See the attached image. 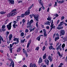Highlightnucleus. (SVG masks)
Listing matches in <instances>:
<instances>
[{"mask_svg":"<svg viewBox=\"0 0 67 67\" xmlns=\"http://www.w3.org/2000/svg\"><path fill=\"white\" fill-rule=\"evenodd\" d=\"M9 32H8V31H7L6 33V34L7 36H8V35H9Z\"/></svg>","mask_w":67,"mask_h":67,"instance_id":"f704fd0d","label":"nucleus"},{"mask_svg":"<svg viewBox=\"0 0 67 67\" xmlns=\"http://www.w3.org/2000/svg\"><path fill=\"white\" fill-rule=\"evenodd\" d=\"M8 1H9L11 3V4H13L14 3V0H8Z\"/></svg>","mask_w":67,"mask_h":67,"instance_id":"4468645a","label":"nucleus"},{"mask_svg":"<svg viewBox=\"0 0 67 67\" xmlns=\"http://www.w3.org/2000/svg\"><path fill=\"white\" fill-rule=\"evenodd\" d=\"M12 24V22L9 23L8 25H7L6 26H7V28L9 30H11V24Z\"/></svg>","mask_w":67,"mask_h":67,"instance_id":"20e7f679","label":"nucleus"},{"mask_svg":"<svg viewBox=\"0 0 67 67\" xmlns=\"http://www.w3.org/2000/svg\"><path fill=\"white\" fill-rule=\"evenodd\" d=\"M21 49V48L20 47H19L17 49V52H20Z\"/></svg>","mask_w":67,"mask_h":67,"instance_id":"a211bd4d","label":"nucleus"},{"mask_svg":"<svg viewBox=\"0 0 67 67\" xmlns=\"http://www.w3.org/2000/svg\"><path fill=\"white\" fill-rule=\"evenodd\" d=\"M23 67H27V66L26 65H24L23 66Z\"/></svg>","mask_w":67,"mask_h":67,"instance_id":"774afa93","label":"nucleus"},{"mask_svg":"<svg viewBox=\"0 0 67 67\" xmlns=\"http://www.w3.org/2000/svg\"><path fill=\"white\" fill-rule=\"evenodd\" d=\"M63 2H64V1L63 0L58 1V3H59L60 4H62V3H63Z\"/></svg>","mask_w":67,"mask_h":67,"instance_id":"aec40b11","label":"nucleus"},{"mask_svg":"<svg viewBox=\"0 0 67 67\" xmlns=\"http://www.w3.org/2000/svg\"><path fill=\"white\" fill-rule=\"evenodd\" d=\"M45 63L47 64V65H48L49 64V60L47 59H46L44 60Z\"/></svg>","mask_w":67,"mask_h":67,"instance_id":"0eeeda50","label":"nucleus"},{"mask_svg":"<svg viewBox=\"0 0 67 67\" xmlns=\"http://www.w3.org/2000/svg\"><path fill=\"white\" fill-rule=\"evenodd\" d=\"M64 64H63L62 63H61L60 65L58 66V67H61L62 65H63Z\"/></svg>","mask_w":67,"mask_h":67,"instance_id":"2f4dec72","label":"nucleus"},{"mask_svg":"<svg viewBox=\"0 0 67 67\" xmlns=\"http://www.w3.org/2000/svg\"><path fill=\"white\" fill-rule=\"evenodd\" d=\"M65 31L63 30H61L60 31V34L59 35V36H61L63 35H65Z\"/></svg>","mask_w":67,"mask_h":67,"instance_id":"7ed1b4c3","label":"nucleus"},{"mask_svg":"<svg viewBox=\"0 0 67 67\" xmlns=\"http://www.w3.org/2000/svg\"><path fill=\"white\" fill-rule=\"evenodd\" d=\"M18 3H22V1H18Z\"/></svg>","mask_w":67,"mask_h":67,"instance_id":"864d4df0","label":"nucleus"},{"mask_svg":"<svg viewBox=\"0 0 67 67\" xmlns=\"http://www.w3.org/2000/svg\"><path fill=\"white\" fill-rule=\"evenodd\" d=\"M10 48H12V47H13V45L12 44H10V46H9Z\"/></svg>","mask_w":67,"mask_h":67,"instance_id":"c03bdc74","label":"nucleus"},{"mask_svg":"<svg viewBox=\"0 0 67 67\" xmlns=\"http://www.w3.org/2000/svg\"><path fill=\"white\" fill-rule=\"evenodd\" d=\"M11 66H12V67H14V62H12L10 63L9 65V66L11 67Z\"/></svg>","mask_w":67,"mask_h":67,"instance_id":"1a4fd4ad","label":"nucleus"},{"mask_svg":"<svg viewBox=\"0 0 67 67\" xmlns=\"http://www.w3.org/2000/svg\"><path fill=\"white\" fill-rule=\"evenodd\" d=\"M55 35H56V34H54L53 36V38H54V37H55Z\"/></svg>","mask_w":67,"mask_h":67,"instance_id":"13d9d810","label":"nucleus"},{"mask_svg":"<svg viewBox=\"0 0 67 67\" xmlns=\"http://www.w3.org/2000/svg\"><path fill=\"white\" fill-rule=\"evenodd\" d=\"M33 19H31L29 22V20H28V22H27V25H29L30 26L31 25V24L32 23H33Z\"/></svg>","mask_w":67,"mask_h":67,"instance_id":"423d86ee","label":"nucleus"},{"mask_svg":"<svg viewBox=\"0 0 67 67\" xmlns=\"http://www.w3.org/2000/svg\"><path fill=\"white\" fill-rule=\"evenodd\" d=\"M43 59H45L46 58V54L45 53L43 55Z\"/></svg>","mask_w":67,"mask_h":67,"instance_id":"4be33fe9","label":"nucleus"},{"mask_svg":"<svg viewBox=\"0 0 67 67\" xmlns=\"http://www.w3.org/2000/svg\"><path fill=\"white\" fill-rule=\"evenodd\" d=\"M54 66V64H51L50 67H53V66Z\"/></svg>","mask_w":67,"mask_h":67,"instance_id":"338daca9","label":"nucleus"},{"mask_svg":"<svg viewBox=\"0 0 67 67\" xmlns=\"http://www.w3.org/2000/svg\"><path fill=\"white\" fill-rule=\"evenodd\" d=\"M43 59H42V58L40 57L39 58V61L38 62V63L40 64V63H41L42 62H43Z\"/></svg>","mask_w":67,"mask_h":67,"instance_id":"f8f14e48","label":"nucleus"},{"mask_svg":"<svg viewBox=\"0 0 67 67\" xmlns=\"http://www.w3.org/2000/svg\"><path fill=\"white\" fill-rule=\"evenodd\" d=\"M30 13V10L29 9H28V10H27L25 12V16H26V15H29Z\"/></svg>","mask_w":67,"mask_h":67,"instance_id":"39448f33","label":"nucleus"},{"mask_svg":"<svg viewBox=\"0 0 67 67\" xmlns=\"http://www.w3.org/2000/svg\"><path fill=\"white\" fill-rule=\"evenodd\" d=\"M23 52L24 53H25V54H26V50H24L23 51Z\"/></svg>","mask_w":67,"mask_h":67,"instance_id":"69168bd1","label":"nucleus"},{"mask_svg":"<svg viewBox=\"0 0 67 67\" xmlns=\"http://www.w3.org/2000/svg\"><path fill=\"white\" fill-rule=\"evenodd\" d=\"M47 36V34H46V32L44 33V37H46Z\"/></svg>","mask_w":67,"mask_h":67,"instance_id":"393cba45","label":"nucleus"},{"mask_svg":"<svg viewBox=\"0 0 67 67\" xmlns=\"http://www.w3.org/2000/svg\"><path fill=\"white\" fill-rule=\"evenodd\" d=\"M46 28L48 30V29H49V26H47L46 27Z\"/></svg>","mask_w":67,"mask_h":67,"instance_id":"680f3d73","label":"nucleus"},{"mask_svg":"<svg viewBox=\"0 0 67 67\" xmlns=\"http://www.w3.org/2000/svg\"><path fill=\"white\" fill-rule=\"evenodd\" d=\"M15 25H15L14 24L13 25V26L14 27V28H16V26H15Z\"/></svg>","mask_w":67,"mask_h":67,"instance_id":"49530a36","label":"nucleus"},{"mask_svg":"<svg viewBox=\"0 0 67 67\" xmlns=\"http://www.w3.org/2000/svg\"><path fill=\"white\" fill-rule=\"evenodd\" d=\"M11 16V13L7 14V16L8 18H9V17H10Z\"/></svg>","mask_w":67,"mask_h":67,"instance_id":"bb28decb","label":"nucleus"},{"mask_svg":"<svg viewBox=\"0 0 67 67\" xmlns=\"http://www.w3.org/2000/svg\"><path fill=\"white\" fill-rule=\"evenodd\" d=\"M11 14V15L12 16H14L16 14V12H15L12 13H10Z\"/></svg>","mask_w":67,"mask_h":67,"instance_id":"2eb2a0df","label":"nucleus"},{"mask_svg":"<svg viewBox=\"0 0 67 67\" xmlns=\"http://www.w3.org/2000/svg\"><path fill=\"white\" fill-rule=\"evenodd\" d=\"M30 67H33V64L32 63H31L30 65Z\"/></svg>","mask_w":67,"mask_h":67,"instance_id":"a19ab883","label":"nucleus"},{"mask_svg":"<svg viewBox=\"0 0 67 67\" xmlns=\"http://www.w3.org/2000/svg\"><path fill=\"white\" fill-rule=\"evenodd\" d=\"M33 66L34 67H37V66H36V64H33Z\"/></svg>","mask_w":67,"mask_h":67,"instance_id":"603ef678","label":"nucleus"},{"mask_svg":"<svg viewBox=\"0 0 67 67\" xmlns=\"http://www.w3.org/2000/svg\"><path fill=\"white\" fill-rule=\"evenodd\" d=\"M30 35H29L27 36L26 37V38H27V39H28V38L30 37Z\"/></svg>","mask_w":67,"mask_h":67,"instance_id":"8fccbe9b","label":"nucleus"},{"mask_svg":"<svg viewBox=\"0 0 67 67\" xmlns=\"http://www.w3.org/2000/svg\"><path fill=\"white\" fill-rule=\"evenodd\" d=\"M5 25H3L1 28V29H5Z\"/></svg>","mask_w":67,"mask_h":67,"instance_id":"7c9ffc66","label":"nucleus"},{"mask_svg":"<svg viewBox=\"0 0 67 67\" xmlns=\"http://www.w3.org/2000/svg\"><path fill=\"white\" fill-rule=\"evenodd\" d=\"M30 43H31V41H29L28 43L27 44V48H29V46H30Z\"/></svg>","mask_w":67,"mask_h":67,"instance_id":"6ab92c4d","label":"nucleus"},{"mask_svg":"<svg viewBox=\"0 0 67 67\" xmlns=\"http://www.w3.org/2000/svg\"><path fill=\"white\" fill-rule=\"evenodd\" d=\"M16 11V9H14L12 11V12H15V11Z\"/></svg>","mask_w":67,"mask_h":67,"instance_id":"e433bc0d","label":"nucleus"},{"mask_svg":"<svg viewBox=\"0 0 67 67\" xmlns=\"http://www.w3.org/2000/svg\"><path fill=\"white\" fill-rule=\"evenodd\" d=\"M61 18L63 20V19H64L65 18V17H64V16H63L61 17Z\"/></svg>","mask_w":67,"mask_h":67,"instance_id":"e2e57ef3","label":"nucleus"},{"mask_svg":"<svg viewBox=\"0 0 67 67\" xmlns=\"http://www.w3.org/2000/svg\"><path fill=\"white\" fill-rule=\"evenodd\" d=\"M47 42V41L46 40L45 43V45H46V46H47V45H48Z\"/></svg>","mask_w":67,"mask_h":67,"instance_id":"58836bf2","label":"nucleus"},{"mask_svg":"<svg viewBox=\"0 0 67 67\" xmlns=\"http://www.w3.org/2000/svg\"><path fill=\"white\" fill-rule=\"evenodd\" d=\"M34 30V29H31L30 31V32H32V31H33V30Z\"/></svg>","mask_w":67,"mask_h":67,"instance_id":"0e129e2a","label":"nucleus"},{"mask_svg":"<svg viewBox=\"0 0 67 67\" xmlns=\"http://www.w3.org/2000/svg\"><path fill=\"white\" fill-rule=\"evenodd\" d=\"M30 16H31V18H32V16H34V18L35 20H36V21H38V16H39V15H35L33 14L32 15H30Z\"/></svg>","mask_w":67,"mask_h":67,"instance_id":"f257e3e1","label":"nucleus"},{"mask_svg":"<svg viewBox=\"0 0 67 67\" xmlns=\"http://www.w3.org/2000/svg\"><path fill=\"white\" fill-rule=\"evenodd\" d=\"M56 35L57 36V37H59V34H58V33H57L56 34Z\"/></svg>","mask_w":67,"mask_h":67,"instance_id":"6e6d98bb","label":"nucleus"},{"mask_svg":"<svg viewBox=\"0 0 67 67\" xmlns=\"http://www.w3.org/2000/svg\"><path fill=\"white\" fill-rule=\"evenodd\" d=\"M14 41H16L17 44H18L19 42V39L18 38H14V39H13Z\"/></svg>","mask_w":67,"mask_h":67,"instance_id":"9d476101","label":"nucleus"},{"mask_svg":"<svg viewBox=\"0 0 67 67\" xmlns=\"http://www.w3.org/2000/svg\"><path fill=\"white\" fill-rule=\"evenodd\" d=\"M25 41V39H24V40H22L21 41V43H24V42Z\"/></svg>","mask_w":67,"mask_h":67,"instance_id":"b1692460","label":"nucleus"},{"mask_svg":"<svg viewBox=\"0 0 67 67\" xmlns=\"http://www.w3.org/2000/svg\"><path fill=\"white\" fill-rule=\"evenodd\" d=\"M22 22L23 23H25V19H23V20H22Z\"/></svg>","mask_w":67,"mask_h":67,"instance_id":"3c124183","label":"nucleus"},{"mask_svg":"<svg viewBox=\"0 0 67 67\" xmlns=\"http://www.w3.org/2000/svg\"><path fill=\"white\" fill-rule=\"evenodd\" d=\"M42 0H40V1H39V2L40 4L41 5L42 7H43V4L42 3V2H41Z\"/></svg>","mask_w":67,"mask_h":67,"instance_id":"f3484780","label":"nucleus"},{"mask_svg":"<svg viewBox=\"0 0 67 67\" xmlns=\"http://www.w3.org/2000/svg\"><path fill=\"white\" fill-rule=\"evenodd\" d=\"M25 15V14H22L21 15V18H23V17H24Z\"/></svg>","mask_w":67,"mask_h":67,"instance_id":"4c0bfd02","label":"nucleus"},{"mask_svg":"<svg viewBox=\"0 0 67 67\" xmlns=\"http://www.w3.org/2000/svg\"><path fill=\"white\" fill-rule=\"evenodd\" d=\"M28 32H29V30H28L27 29H26L25 30V32H26V33H27Z\"/></svg>","mask_w":67,"mask_h":67,"instance_id":"a18cd8bd","label":"nucleus"},{"mask_svg":"<svg viewBox=\"0 0 67 67\" xmlns=\"http://www.w3.org/2000/svg\"><path fill=\"white\" fill-rule=\"evenodd\" d=\"M25 55L26 57H28V55H27V53H25Z\"/></svg>","mask_w":67,"mask_h":67,"instance_id":"4d7b16f0","label":"nucleus"},{"mask_svg":"<svg viewBox=\"0 0 67 67\" xmlns=\"http://www.w3.org/2000/svg\"><path fill=\"white\" fill-rule=\"evenodd\" d=\"M59 37H57L55 38V41L56 42L58 40H59Z\"/></svg>","mask_w":67,"mask_h":67,"instance_id":"dca6fc26","label":"nucleus"},{"mask_svg":"<svg viewBox=\"0 0 67 67\" xmlns=\"http://www.w3.org/2000/svg\"><path fill=\"white\" fill-rule=\"evenodd\" d=\"M1 40L3 42H4V41H3V38L1 37V36H0V44H1Z\"/></svg>","mask_w":67,"mask_h":67,"instance_id":"9b49d317","label":"nucleus"},{"mask_svg":"<svg viewBox=\"0 0 67 67\" xmlns=\"http://www.w3.org/2000/svg\"><path fill=\"white\" fill-rule=\"evenodd\" d=\"M53 46L52 45H51L49 47V49H53Z\"/></svg>","mask_w":67,"mask_h":67,"instance_id":"a878e982","label":"nucleus"},{"mask_svg":"<svg viewBox=\"0 0 67 67\" xmlns=\"http://www.w3.org/2000/svg\"><path fill=\"white\" fill-rule=\"evenodd\" d=\"M60 47V45H59V46H58L57 48V51H58L59 50V49Z\"/></svg>","mask_w":67,"mask_h":67,"instance_id":"473e14b6","label":"nucleus"},{"mask_svg":"<svg viewBox=\"0 0 67 67\" xmlns=\"http://www.w3.org/2000/svg\"><path fill=\"white\" fill-rule=\"evenodd\" d=\"M53 57L52 56H50V55H49L48 57V59L49 60H50V62H52V58Z\"/></svg>","mask_w":67,"mask_h":67,"instance_id":"6e6552de","label":"nucleus"},{"mask_svg":"<svg viewBox=\"0 0 67 67\" xmlns=\"http://www.w3.org/2000/svg\"><path fill=\"white\" fill-rule=\"evenodd\" d=\"M46 48V47H45V46L43 47L42 48V51H44V50Z\"/></svg>","mask_w":67,"mask_h":67,"instance_id":"79ce46f5","label":"nucleus"},{"mask_svg":"<svg viewBox=\"0 0 67 67\" xmlns=\"http://www.w3.org/2000/svg\"><path fill=\"white\" fill-rule=\"evenodd\" d=\"M14 24L16 25V23H17L18 22H16V21H14Z\"/></svg>","mask_w":67,"mask_h":67,"instance_id":"5fc2aeb1","label":"nucleus"},{"mask_svg":"<svg viewBox=\"0 0 67 67\" xmlns=\"http://www.w3.org/2000/svg\"><path fill=\"white\" fill-rule=\"evenodd\" d=\"M17 20H18V21H19V20H20V16H18L17 17Z\"/></svg>","mask_w":67,"mask_h":67,"instance_id":"c756f323","label":"nucleus"},{"mask_svg":"<svg viewBox=\"0 0 67 67\" xmlns=\"http://www.w3.org/2000/svg\"><path fill=\"white\" fill-rule=\"evenodd\" d=\"M40 36L37 38V40L38 41H40V39L41 38V37Z\"/></svg>","mask_w":67,"mask_h":67,"instance_id":"5701e85b","label":"nucleus"},{"mask_svg":"<svg viewBox=\"0 0 67 67\" xmlns=\"http://www.w3.org/2000/svg\"><path fill=\"white\" fill-rule=\"evenodd\" d=\"M51 27H52V29H55V26H53Z\"/></svg>","mask_w":67,"mask_h":67,"instance_id":"bf43d9fd","label":"nucleus"},{"mask_svg":"<svg viewBox=\"0 0 67 67\" xmlns=\"http://www.w3.org/2000/svg\"><path fill=\"white\" fill-rule=\"evenodd\" d=\"M12 35V34H10L9 36V41H7V43L8 44H9L10 42V41L12 39V38L13 37Z\"/></svg>","mask_w":67,"mask_h":67,"instance_id":"f03ea898","label":"nucleus"},{"mask_svg":"<svg viewBox=\"0 0 67 67\" xmlns=\"http://www.w3.org/2000/svg\"><path fill=\"white\" fill-rule=\"evenodd\" d=\"M47 20H48V21H50V20H51V19L50 18H47Z\"/></svg>","mask_w":67,"mask_h":67,"instance_id":"052dcab7","label":"nucleus"},{"mask_svg":"<svg viewBox=\"0 0 67 67\" xmlns=\"http://www.w3.org/2000/svg\"><path fill=\"white\" fill-rule=\"evenodd\" d=\"M39 48V47H37L35 49V50H37V51H38V50Z\"/></svg>","mask_w":67,"mask_h":67,"instance_id":"09e8293b","label":"nucleus"},{"mask_svg":"<svg viewBox=\"0 0 67 67\" xmlns=\"http://www.w3.org/2000/svg\"><path fill=\"white\" fill-rule=\"evenodd\" d=\"M65 47V44L63 43L62 46V47L64 48Z\"/></svg>","mask_w":67,"mask_h":67,"instance_id":"72a5a7b5","label":"nucleus"},{"mask_svg":"<svg viewBox=\"0 0 67 67\" xmlns=\"http://www.w3.org/2000/svg\"><path fill=\"white\" fill-rule=\"evenodd\" d=\"M36 26L37 27H38V22H37L36 24Z\"/></svg>","mask_w":67,"mask_h":67,"instance_id":"c9c22d12","label":"nucleus"},{"mask_svg":"<svg viewBox=\"0 0 67 67\" xmlns=\"http://www.w3.org/2000/svg\"><path fill=\"white\" fill-rule=\"evenodd\" d=\"M64 28V27L63 26H58V27H57V29L58 30H62Z\"/></svg>","mask_w":67,"mask_h":67,"instance_id":"ddd939ff","label":"nucleus"},{"mask_svg":"<svg viewBox=\"0 0 67 67\" xmlns=\"http://www.w3.org/2000/svg\"><path fill=\"white\" fill-rule=\"evenodd\" d=\"M54 7H55L57 6V2H55V4L54 5Z\"/></svg>","mask_w":67,"mask_h":67,"instance_id":"de8ad7c7","label":"nucleus"},{"mask_svg":"<svg viewBox=\"0 0 67 67\" xmlns=\"http://www.w3.org/2000/svg\"><path fill=\"white\" fill-rule=\"evenodd\" d=\"M6 13L5 12H0V13L1 14H5Z\"/></svg>","mask_w":67,"mask_h":67,"instance_id":"cd10ccee","label":"nucleus"},{"mask_svg":"<svg viewBox=\"0 0 67 67\" xmlns=\"http://www.w3.org/2000/svg\"><path fill=\"white\" fill-rule=\"evenodd\" d=\"M24 35V33H23V32H21V36L22 37V36H23Z\"/></svg>","mask_w":67,"mask_h":67,"instance_id":"c85d7f7f","label":"nucleus"},{"mask_svg":"<svg viewBox=\"0 0 67 67\" xmlns=\"http://www.w3.org/2000/svg\"><path fill=\"white\" fill-rule=\"evenodd\" d=\"M43 31L44 33H46V30H45V29H43Z\"/></svg>","mask_w":67,"mask_h":67,"instance_id":"ea45409f","label":"nucleus"},{"mask_svg":"<svg viewBox=\"0 0 67 67\" xmlns=\"http://www.w3.org/2000/svg\"><path fill=\"white\" fill-rule=\"evenodd\" d=\"M50 22L49 21H47L46 23H45V24H46L47 25H50Z\"/></svg>","mask_w":67,"mask_h":67,"instance_id":"412c9836","label":"nucleus"},{"mask_svg":"<svg viewBox=\"0 0 67 67\" xmlns=\"http://www.w3.org/2000/svg\"><path fill=\"white\" fill-rule=\"evenodd\" d=\"M2 29L3 31V32H4V31H6V29L4 28H2Z\"/></svg>","mask_w":67,"mask_h":67,"instance_id":"37998d69","label":"nucleus"}]
</instances>
